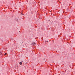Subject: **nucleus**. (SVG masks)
<instances>
[{
	"label": "nucleus",
	"mask_w": 75,
	"mask_h": 75,
	"mask_svg": "<svg viewBox=\"0 0 75 75\" xmlns=\"http://www.w3.org/2000/svg\"><path fill=\"white\" fill-rule=\"evenodd\" d=\"M36 44V43H35V42H33L32 43V45H33V46H34V45H35Z\"/></svg>",
	"instance_id": "nucleus-1"
},
{
	"label": "nucleus",
	"mask_w": 75,
	"mask_h": 75,
	"mask_svg": "<svg viewBox=\"0 0 75 75\" xmlns=\"http://www.w3.org/2000/svg\"><path fill=\"white\" fill-rule=\"evenodd\" d=\"M0 55H1V56H3V54H2V53L1 52H0Z\"/></svg>",
	"instance_id": "nucleus-2"
},
{
	"label": "nucleus",
	"mask_w": 75,
	"mask_h": 75,
	"mask_svg": "<svg viewBox=\"0 0 75 75\" xmlns=\"http://www.w3.org/2000/svg\"><path fill=\"white\" fill-rule=\"evenodd\" d=\"M19 64H20V65H21V64H22V63L21 62H20L19 63Z\"/></svg>",
	"instance_id": "nucleus-3"
},
{
	"label": "nucleus",
	"mask_w": 75,
	"mask_h": 75,
	"mask_svg": "<svg viewBox=\"0 0 75 75\" xmlns=\"http://www.w3.org/2000/svg\"><path fill=\"white\" fill-rule=\"evenodd\" d=\"M6 54H7L5 53V54L4 55H6Z\"/></svg>",
	"instance_id": "nucleus-4"
},
{
	"label": "nucleus",
	"mask_w": 75,
	"mask_h": 75,
	"mask_svg": "<svg viewBox=\"0 0 75 75\" xmlns=\"http://www.w3.org/2000/svg\"><path fill=\"white\" fill-rule=\"evenodd\" d=\"M15 67L16 68L17 67H16V66H15Z\"/></svg>",
	"instance_id": "nucleus-5"
},
{
	"label": "nucleus",
	"mask_w": 75,
	"mask_h": 75,
	"mask_svg": "<svg viewBox=\"0 0 75 75\" xmlns=\"http://www.w3.org/2000/svg\"><path fill=\"white\" fill-rule=\"evenodd\" d=\"M22 16H23V15H24V14H22Z\"/></svg>",
	"instance_id": "nucleus-6"
},
{
	"label": "nucleus",
	"mask_w": 75,
	"mask_h": 75,
	"mask_svg": "<svg viewBox=\"0 0 75 75\" xmlns=\"http://www.w3.org/2000/svg\"><path fill=\"white\" fill-rule=\"evenodd\" d=\"M16 20V21H18V19H17Z\"/></svg>",
	"instance_id": "nucleus-7"
},
{
	"label": "nucleus",
	"mask_w": 75,
	"mask_h": 75,
	"mask_svg": "<svg viewBox=\"0 0 75 75\" xmlns=\"http://www.w3.org/2000/svg\"><path fill=\"white\" fill-rule=\"evenodd\" d=\"M46 42H48V41H46Z\"/></svg>",
	"instance_id": "nucleus-8"
},
{
	"label": "nucleus",
	"mask_w": 75,
	"mask_h": 75,
	"mask_svg": "<svg viewBox=\"0 0 75 75\" xmlns=\"http://www.w3.org/2000/svg\"><path fill=\"white\" fill-rule=\"evenodd\" d=\"M11 39L12 40V38H11Z\"/></svg>",
	"instance_id": "nucleus-9"
},
{
	"label": "nucleus",
	"mask_w": 75,
	"mask_h": 75,
	"mask_svg": "<svg viewBox=\"0 0 75 75\" xmlns=\"http://www.w3.org/2000/svg\"><path fill=\"white\" fill-rule=\"evenodd\" d=\"M18 17H20V16H18Z\"/></svg>",
	"instance_id": "nucleus-10"
}]
</instances>
